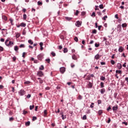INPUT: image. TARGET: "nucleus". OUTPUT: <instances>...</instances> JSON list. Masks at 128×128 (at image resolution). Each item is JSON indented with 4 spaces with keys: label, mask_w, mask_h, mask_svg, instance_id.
I'll use <instances>...</instances> for the list:
<instances>
[{
    "label": "nucleus",
    "mask_w": 128,
    "mask_h": 128,
    "mask_svg": "<svg viewBox=\"0 0 128 128\" xmlns=\"http://www.w3.org/2000/svg\"><path fill=\"white\" fill-rule=\"evenodd\" d=\"M9 42V43L8 44V42ZM5 44L8 48H12L14 46V42L12 41H9L8 39H7L5 41Z\"/></svg>",
    "instance_id": "1"
},
{
    "label": "nucleus",
    "mask_w": 128,
    "mask_h": 128,
    "mask_svg": "<svg viewBox=\"0 0 128 128\" xmlns=\"http://www.w3.org/2000/svg\"><path fill=\"white\" fill-rule=\"evenodd\" d=\"M44 56V53H40V54L37 56L38 60L40 61L42 60Z\"/></svg>",
    "instance_id": "2"
},
{
    "label": "nucleus",
    "mask_w": 128,
    "mask_h": 128,
    "mask_svg": "<svg viewBox=\"0 0 128 128\" xmlns=\"http://www.w3.org/2000/svg\"><path fill=\"white\" fill-rule=\"evenodd\" d=\"M19 96H24L26 94V91L24 90H21L18 92Z\"/></svg>",
    "instance_id": "3"
},
{
    "label": "nucleus",
    "mask_w": 128,
    "mask_h": 128,
    "mask_svg": "<svg viewBox=\"0 0 128 128\" xmlns=\"http://www.w3.org/2000/svg\"><path fill=\"white\" fill-rule=\"evenodd\" d=\"M37 76L40 78H42V76H44V72L42 71H38L37 72Z\"/></svg>",
    "instance_id": "4"
},
{
    "label": "nucleus",
    "mask_w": 128,
    "mask_h": 128,
    "mask_svg": "<svg viewBox=\"0 0 128 128\" xmlns=\"http://www.w3.org/2000/svg\"><path fill=\"white\" fill-rule=\"evenodd\" d=\"M117 31L118 32H122V26L120 24H118L117 26Z\"/></svg>",
    "instance_id": "5"
},
{
    "label": "nucleus",
    "mask_w": 128,
    "mask_h": 128,
    "mask_svg": "<svg viewBox=\"0 0 128 128\" xmlns=\"http://www.w3.org/2000/svg\"><path fill=\"white\" fill-rule=\"evenodd\" d=\"M75 26H76L77 28H80V26H82V23H80V20H78L76 22Z\"/></svg>",
    "instance_id": "6"
},
{
    "label": "nucleus",
    "mask_w": 128,
    "mask_h": 128,
    "mask_svg": "<svg viewBox=\"0 0 128 128\" xmlns=\"http://www.w3.org/2000/svg\"><path fill=\"white\" fill-rule=\"evenodd\" d=\"M64 72H66V68H64V67L60 68V72H61V74H64Z\"/></svg>",
    "instance_id": "7"
},
{
    "label": "nucleus",
    "mask_w": 128,
    "mask_h": 128,
    "mask_svg": "<svg viewBox=\"0 0 128 128\" xmlns=\"http://www.w3.org/2000/svg\"><path fill=\"white\" fill-rule=\"evenodd\" d=\"M117 68H118V70H122V64L118 63Z\"/></svg>",
    "instance_id": "8"
},
{
    "label": "nucleus",
    "mask_w": 128,
    "mask_h": 128,
    "mask_svg": "<svg viewBox=\"0 0 128 128\" xmlns=\"http://www.w3.org/2000/svg\"><path fill=\"white\" fill-rule=\"evenodd\" d=\"M100 92L101 94H104L106 92V89H104V88H102L101 90H100Z\"/></svg>",
    "instance_id": "9"
},
{
    "label": "nucleus",
    "mask_w": 128,
    "mask_h": 128,
    "mask_svg": "<svg viewBox=\"0 0 128 128\" xmlns=\"http://www.w3.org/2000/svg\"><path fill=\"white\" fill-rule=\"evenodd\" d=\"M100 54H97L94 56V59L96 60H100Z\"/></svg>",
    "instance_id": "10"
},
{
    "label": "nucleus",
    "mask_w": 128,
    "mask_h": 128,
    "mask_svg": "<svg viewBox=\"0 0 128 128\" xmlns=\"http://www.w3.org/2000/svg\"><path fill=\"white\" fill-rule=\"evenodd\" d=\"M124 47L122 46H120L119 48H118V52H124Z\"/></svg>",
    "instance_id": "11"
},
{
    "label": "nucleus",
    "mask_w": 128,
    "mask_h": 128,
    "mask_svg": "<svg viewBox=\"0 0 128 128\" xmlns=\"http://www.w3.org/2000/svg\"><path fill=\"white\" fill-rule=\"evenodd\" d=\"M100 86L101 88H104V84L103 82L100 83Z\"/></svg>",
    "instance_id": "12"
},
{
    "label": "nucleus",
    "mask_w": 128,
    "mask_h": 128,
    "mask_svg": "<svg viewBox=\"0 0 128 128\" xmlns=\"http://www.w3.org/2000/svg\"><path fill=\"white\" fill-rule=\"evenodd\" d=\"M88 86L90 88H92V84L90 82H88Z\"/></svg>",
    "instance_id": "13"
},
{
    "label": "nucleus",
    "mask_w": 128,
    "mask_h": 128,
    "mask_svg": "<svg viewBox=\"0 0 128 128\" xmlns=\"http://www.w3.org/2000/svg\"><path fill=\"white\" fill-rule=\"evenodd\" d=\"M118 106H114L112 107V110H114V111L118 110Z\"/></svg>",
    "instance_id": "14"
},
{
    "label": "nucleus",
    "mask_w": 128,
    "mask_h": 128,
    "mask_svg": "<svg viewBox=\"0 0 128 128\" xmlns=\"http://www.w3.org/2000/svg\"><path fill=\"white\" fill-rule=\"evenodd\" d=\"M72 58L74 60H78V58H76V54H74L72 56Z\"/></svg>",
    "instance_id": "15"
},
{
    "label": "nucleus",
    "mask_w": 128,
    "mask_h": 128,
    "mask_svg": "<svg viewBox=\"0 0 128 128\" xmlns=\"http://www.w3.org/2000/svg\"><path fill=\"white\" fill-rule=\"evenodd\" d=\"M20 26H22L23 28H26V23L22 22L20 24Z\"/></svg>",
    "instance_id": "16"
},
{
    "label": "nucleus",
    "mask_w": 128,
    "mask_h": 128,
    "mask_svg": "<svg viewBox=\"0 0 128 128\" xmlns=\"http://www.w3.org/2000/svg\"><path fill=\"white\" fill-rule=\"evenodd\" d=\"M39 70H44V65H42L40 68Z\"/></svg>",
    "instance_id": "17"
},
{
    "label": "nucleus",
    "mask_w": 128,
    "mask_h": 128,
    "mask_svg": "<svg viewBox=\"0 0 128 128\" xmlns=\"http://www.w3.org/2000/svg\"><path fill=\"white\" fill-rule=\"evenodd\" d=\"M77 100H82V96L81 95H79L78 98H77Z\"/></svg>",
    "instance_id": "18"
},
{
    "label": "nucleus",
    "mask_w": 128,
    "mask_h": 128,
    "mask_svg": "<svg viewBox=\"0 0 128 128\" xmlns=\"http://www.w3.org/2000/svg\"><path fill=\"white\" fill-rule=\"evenodd\" d=\"M122 28H126L128 26V24L126 23L122 24Z\"/></svg>",
    "instance_id": "19"
},
{
    "label": "nucleus",
    "mask_w": 128,
    "mask_h": 128,
    "mask_svg": "<svg viewBox=\"0 0 128 128\" xmlns=\"http://www.w3.org/2000/svg\"><path fill=\"white\" fill-rule=\"evenodd\" d=\"M14 50H15L16 52L18 50V46H14Z\"/></svg>",
    "instance_id": "20"
},
{
    "label": "nucleus",
    "mask_w": 128,
    "mask_h": 128,
    "mask_svg": "<svg viewBox=\"0 0 128 128\" xmlns=\"http://www.w3.org/2000/svg\"><path fill=\"white\" fill-rule=\"evenodd\" d=\"M25 124H26V126H30V122L28 121V122H26Z\"/></svg>",
    "instance_id": "21"
},
{
    "label": "nucleus",
    "mask_w": 128,
    "mask_h": 128,
    "mask_svg": "<svg viewBox=\"0 0 128 128\" xmlns=\"http://www.w3.org/2000/svg\"><path fill=\"white\" fill-rule=\"evenodd\" d=\"M16 38H18L20 36V33H16Z\"/></svg>",
    "instance_id": "22"
},
{
    "label": "nucleus",
    "mask_w": 128,
    "mask_h": 128,
    "mask_svg": "<svg viewBox=\"0 0 128 128\" xmlns=\"http://www.w3.org/2000/svg\"><path fill=\"white\" fill-rule=\"evenodd\" d=\"M65 18L66 20H72V18L70 17H66Z\"/></svg>",
    "instance_id": "23"
},
{
    "label": "nucleus",
    "mask_w": 128,
    "mask_h": 128,
    "mask_svg": "<svg viewBox=\"0 0 128 128\" xmlns=\"http://www.w3.org/2000/svg\"><path fill=\"white\" fill-rule=\"evenodd\" d=\"M102 110H99L98 112V116H102Z\"/></svg>",
    "instance_id": "24"
},
{
    "label": "nucleus",
    "mask_w": 128,
    "mask_h": 128,
    "mask_svg": "<svg viewBox=\"0 0 128 128\" xmlns=\"http://www.w3.org/2000/svg\"><path fill=\"white\" fill-rule=\"evenodd\" d=\"M100 80H106V77L104 76H101L100 78Z\"/></svg>",
    "instance_id": "25"
},
{
    "label": "nucleus",
    "mask_w": 128,
    "mask_h": 128,
    "mask_svg": "<svg viewBox=\"0 0 128 128\" xmlns=\"http://www.w3.org/2000/svg\"><path fill=\"white\" fill-rule=\"evenodd\" d=\"M38 6H42V2L38 1L37 2Z\"/></svg>",
    "instance_id": "26"
},
{
    "label": "nucleus",
    "mask_w": 128,
    "mask_h": 128,
    "mask_svg": "<svg viewBox=\"0 0 128 128\" xmlns=\"http://www.w3.org/2000/svg\"><path fill=\"white\" fill-rule=\"evenodd\" d=\"M28 42L30 44H34V42L32 41V40H28Z\"/></svg>",
    "instance_id": "27"
},
{
    "label": "nucleus",
    "mask_w": 128,
    "mask_h": 128,
    "mask_svg": "<svg viewBox=\"0 0 128 128\" xmlns=\"http://www.w3.org/2000/svg\"><path fill=\"white\" fill-rule=\"evenodd\" d=\"M37 118H36V116H32V120L33 122H34V120H36Z\"/></svg>",
    "instance_id": "28"
},
{
    "label": "nucleus",
    "mask_w": 128,
    "mask_h": 128,
    "mask_svg": "<svg viewBox=\"0 0 128 128\" xmlns=\"http://www.w3.org/2000/svg\"><path fill=\"white\" fill-rule=\"evenodd\" d=\"M47 110H44V116H46V114H48V113L46 112Z\"/></svg>",
    "instance_id": "29"
},
{
    "label": "nucleus",
    "mask_w": 128,
    "mask_h": 128,
    "mask_svg": "<svg viewBox=\"0 0 128 128\" xmlns=\"http://www.w3.org/2000/svg\"><path fill=\"white\" fill-rule=\"evenodd\" d=\"M99 8H100V10H102V8H104V4H100L99 6Z\"/></svg>",
    "instance_id": "30"
},
{
    "label": "nucleus",
    "mask_w": 128,
    "mask_h": 128,
    "mask_svg": "<svg viewBox=\"0 0 128 128\" xmlns=\"http://www.w3.org/2000/svg\"><path fill=\"white\" fill-rule=\"evenodd\" d=\"M116 74H122V70H116Z\"/></svg>",
    "instance_id": "31"
},
{
    "label": "nucleus",
    "mask_w": 128,
    "mask_h": 128,
    "mask_svg": "<svg viewBox=\"0 0 128 128\" xmlns=\"http://www.w3.org/2000/svg\"><path fill=\"white\" fill-rule=\"evenodd\" d=\"M3 20H8V18H6V16H2Z\"/></svg>",
    "instance_id": "32"
},
{
    "label": "nucleus",
    "mask_w": 128,
    "mask_h": 128,
    "mask_svg": "<svg viewBox=\"0 0 128 128\" xmlns=\"http://www.w3.org/2000/svg\"><path fill=\"white\" fill-rule=\"evenodd\" d=\"M23 19L26 20V14H24L23 15Z\"/></svg>",
    "instance_id": "33"
},
{
    "label": "nucleus",
    "mask_w": 128,
    "mask_h": 128,
    "mask_svg": "<svg viewBox=\"0 0 128 128\" xmlns=\"http://www.w3.org/2000/svg\"><path fill=\"white\" fill-rule=\"evenodd\" d=\"M34 108V105H32V106H30V110H32Z\"/></svg>",
    "instance_id": "34"
},
{
    "label": "nucleus",
    "mask_w": 128,
    "mask_h": 128,
    "mask_svg": "<svg viewBox=\"0 0 128 128\" xmlns=\"http://www.w3.org/2000/svg\"><path fill=\"white\" fill-rule=\"evenodd\" d=\"M68 52V48H64V54H66Z\"/></svg>",
    "instance_id": "35"
},
{
    "label": "nucleus",
    "mask_w": 128,
    "mask_h": 128,
    "mask_svg": "<svg viewBox=\"0 0 128 128\" xmlns=\"http://www.w3.org/2000/svg\"><path fill=\"white\" fill-rule=\"evenodd\" d=\"M74 40H75V42H78V37H75L74 38Z\"/></svg>",
    "instance_id": "36"
},
{
    "label": "nucleus",
    "mask_w": 128,
    "mask_h": 128,
    "mask_svg": "<svg viewBox=\"0 0 128 128\" xmlns=\"http://www.w3.org/2000/svg\"><path fill=\"white\" fill-rule=\"evenodd\" d=\"M46 61L47 62L48 64H50V58L46 59Z\"/></svg>",
    "instance_id": "37"
},
{
    "label": "nucleus",
    "mask_w": 128,
    "mask_h": 128,
    "mask_svg": "<svg viewBox=\"0 0 128 128\" xmlns=\"http://www.w3.org/2000/svg\"><path fill=\"white\" fill-rule=\"evenodd\" d=\"M19 46L20 48H25V46L24 44H21Z\"/></svg>",
    "instance_id": "38"
},
{
    "label": "nucleus",
    "mask_w": 128,
    "mask_h": 128,
    "mask_svg": "<svg viewBox=\"0 0 128 128\" xmlns=\"http://www.w3.org/2000/svg\"><path fill=\"white\" fill-rule=\"evenodd\" d=\"M91 16H93V18H94V16H96V12H93L91 15Z\"/></svg>",
    "instance_id": "39"
},
{
    "label": "nucleus",
    "mask_w": 128,
    "mask_h": 128,
    "mask_svg": "<svg viewBox=\"0 0 128 128\" xmlns=\"http://www.w3.org/2000/svg\"><path fill=\"white\" fill-rule=\"evenodd\" d=\"M78 12H80V11H78V10H76L75 13V16H78Z\"/></svg>",
    "instance_id": "40"
},
{
    "label": "nucleus",
    "mask_w": 128,
    "mask_h": 128,
    "mask_svg": "<svg viewBox=\"0 0 128 128\" xmlns=\"http://www.w3.org/2000/svg\"><path fill=\"white\" fill-rule=\"evenodd\" d=\"M110 62L112 64H116V62L114 60H110Z\"/></svg>",
    "instance_id": "41"
},
{
    "label": "nucleus",
    "mask_w": 128,
    "mask_h": 128,
    "mask_svg": "<svg viewBox=\"0 0 128 128\" xmlns=\"http://www.w3.org/2000/svg\"><path fill=\"white\" fill-rule=\"evenodd\" d=\"M51 54L52 56H56V53L54 52H51Z\"/></svg>",
    "instance_id": "42"
},
{
    "label": "nucleus",
    "mask_w": 128,
    "mask_h": 128,
    "mask_svg": "<svg viewBox=\"0 0 128 128\" xmlns=\"http://www.w3.org/2000/svg\"><path fill=\"white\" fill-rule=\"evenodd\" d=\"M105 44L106 46H110V42H108V41H106V42H105Z\"/></svg>",
    "instance_id": "43"
},
{
    "label": "nucleus",
    "mask_w": 128,
    "mask_h": 128,
    "mask_svg": "<svg viewBox=\"0 0 128 128\" xmlns=\"http://www.w3.org/2000/svg\"><path fill=\"white\" fill-rule=\"evenodd\" d=\"M82 120H86V115H84L82 117Z\"/></svg>",
    "instance_id": "44"
},
{
    "label": "nucleus",
    "mask_w": 128,
    "mask_h": 128,
    "mask_svg": "<svg viewBox=\"0 0 128 128\" xmlns=\"http://www.w3.org/2000/svg\"><path fill=\"white\" fill-rule=\"evenodd\" d=\"M62 120H64L65 118H66V116H64V115H62Z\"/></svg>",
    "instance_id": "45"
},
{
    "label": "nucleus",
    "mask_w": 128,
    "mask_h": 128,
    "mask_svg": "<svg viewBox=\"0 0 128 128\" xmlns=\"http://www.w3.org/2000/svg\"><path fill=\"white\" fill-rule=\"evenodd\" d=\"M45 90H50V88L49 86H47L45 88Z\"/></svg>",
    "instance_id": "46"
},
{
    "label": "nucleus",
    "mask_w": 128,
    "mask_h": 128,
    "mask_svg": "<svg viewBox=\"0 0 128 128\" xmlns=\"http://www.w3.org/2000/svg\"><path fill=\"white\" fill-rule=\"evenodd\" d=\"M95 46H96V48H98V46H100V44L96 43Z\"/></svg>",
    "instance_id": "47"
},
{
    "label": "nucleus",
    "mask_w": 128,
    "mask_h": 128,
    "mask_svg": "<svg viewBox=\"0 0 128 128\" xmlns=\"http://www.w3.org/2000/svg\"><path fill=\"white\" fill-rule=\"evenodd\" d=\"M23 114H28V111H26L25 110H23Z\"/></svg>",
    "instance_id": "48"
},
{
    "label": "nucleus",
    "mask_w": 128,
    "mask_h": 128,
    "mask_svg": "<svg viewBox=\"0 0 128 128\" xmlns=\"http://www.w3.org/2000/svg\"><path fill=\"white\" fill-rule=\"evenodd\" d=\"M95 10H98L99 8H98V6H95Z\"/></svg>",
    "instance_id": "49"
},
{
    "label": "nucleus",
    "mask_w": 128,
    "mask_h": 128,
    "mask_svg": "<svg viewBox=\"0 0 128 128\" xmlns=\"http://www.w3.org/2000/svg\"><path fill=\"white\" fill-rule=\"evenodd\" d=\"M112 110V107H110V106H109L108 108H107L106 110L108 111L110 110Z\"/></svg>",
    "instance_id": "50"
},
{
    "label": "nucleus",
    "mask_w": 128,
    "mask_h": 128,
    "mask_svg": "<svg viewBox=\"0 0 128 128\" xmlns=\"http://www.w3.org/2000/svg\"><path fill=\"white\" fill-rule=\"evenodd\" d=\"M102 18V20H106V18H108V16H105Z\"/></svg>",
    "instance_id": "51"
},
{
    "label": "nucleus",
    "mask_w": 128,
    "mask_h": 128,
    "mask_svg": "<svg viewBox=\"0 0 128 128\" xmlns=\"http://www.w3.org/2000/svg\"><path fill=\"white\" fill-rule=\"evenodd\" d=\"M92 34H96V29L92 31Z\"/></svg>",
    "instance_id": "52"
},
{
    "label": "nucleus",
    "mask_w": 128,
    "mask_h": 128,
    "mask_svg": "<svg viewBox=\"0 0 128 128\" xmlns=\"http://www.w3.org/2000/svg\"><path fill=\"white\" fill-rule=\"evenodd\" d=\"M9 120H10V122H12V120H14V118H12V117L10 118Z\"/></svg>",
    "instance_id": "53"
},
{
    "label": "nucleus",
    "mask_w": 128,
    "mask_h": 128,
    "mask_svg": "<svg viewBox=\"0 0 128 128\" xmlns=\"http://www.w3.org/2000/svg\"><path fill=\"white\" fill-rule=\"evenodd\" d=\"M30 84V81H26L24 82L25 84Z\"/></svg>",
    "instance_id": "54"
},
{
    "label": "nucleus",
    "mask_w": 128,
    "mask_h": 128,
    "mask_svg": "<svg viewBox=\"0 0 128 128\" xmlns=\"http://www.w3.org/2000/svg\"><path fill=\"white\" fill-rule=\"evenodd\" d=\"M26 54V52H24L22 55V57L24 58H26V56H24V55Z\"/></svg>",
    "instance_id": "55"
},
{
    "label": "nucleus",
    "mask_w": 128,
    "mask_h": 128,
    "mask_svg": "<svg viewBox=\"0 0 128 128\" xmlns=\"http://www.w3.org/2000/svg\"><path fill=\"white\" fill-rule=\"evenodd\" d=\"M4 51V48L2 47V46H0V52H3Z\"/></svg>",
    "instance_id": "56"
},
{
    "label": "nucleus",
    "mask_w": 128,
    "mask_h": 128,
    "mask_svg": "<svg viewBox=\"0 0 128 128\" xmlns=\"http://www.w3.org/2000/svg\"><path fill=\"white\" fill-rule=\"evenodd\" d=\"M98 104H102V100H98Z\"/></svg>",
    "instance_id": "57"
},
{
    "label": "nucleus",
    "mask_w": 128,
    "mask_h": 128,
    "mask_svg": "<svg viewBox=\"0 0 128 128\" xmlns=\"http://www.w3.org/2000/svg\"><path fill=\"white\" fill-rule=\"evenodd\" d=\"M90 110H88L86 112V114H90Z\"/></svg>",
    "instance_id": "58"
},
{
    "label": "nucleus",
    "mask_w": 128,
    "mask_h": 128,
    "mask_svg": "<svg viewBox=\"0 0 128 128\" xmlns=\"http://www.w3.org/2000/svg\"><path fill=\"white\" fill-rule=\"evenodd\" d=\"M122 124H125V126H128V122H122Z\"/></svg>",
    "instance_id": "59"
},
{
    "label": "nucleus",
    "mask_w": 128,
    "mask_h": 128,
    "mask_svg": "<svg viewBox=\"0 0 128 128\" xmlns=\"http://www.w3.org/2000/svg\"><path fill=\"white\" fill-rule=\"evenodd\" d=\"M32 96V95L30 94H28L27 95V98H30Z\"/></svg>",
    "instance_id": "60"
},
{
    "label": "nucleus",
    "mask_w": 128,
    "mask_h": 128,
    "mask_svg": "<svg viewBox=\"0 0 128 128\" xmlns=\"http://www.w3.org/2000/svg\"><path fill=\"white\" fill-rule=\"evenodd\" d=\"M104 64H106V62H100L101 66H104Z\"/></svg>",
    "instance_id": "61"
},
{
    "label": "nucleus",
    "mask_w": 128,
    "mask_h": 128,
    "mask_svg": "<svg viewBox=\"0 0 128 128\" xmlns=\"http://www.w3.org/2000/svg\"><path fill=\"white\" fill-rule=\"evenodd\" d=\"M71 68H74V66H75L74 64L72 63L70 64Z\"/></svg>",
    "instance_id": "62"
},
{
    "label": "nucleus",
    "mask_w": 128,
    "mask_h": 128,
    "mask_svg": "<svg viewBox=\"0 0 128 128\" xmlns=\"http://www.w3.org/2000/svg\"><path fill=\"white\" fill-rule=\"evenodd\" d=\"M4 86L2 85H0V90H2Z\"/></svg>",
    "instance_id": "63"
},
{
    "label": "nucleus",
    "mask_w": 128,
    "mask_h": 128,
    "mask_svg": "<svg viewBox=\"0 0 128 128\" xmlns=\"http://www.w3.org/2000/svg\"><path fill=\"white\" fill-rule=\"evenodd\" d=\"M81 14L82 16H84L86 14V12H82Z\"/></svg>",
    "instance_id": "64"
}]
</instances>
